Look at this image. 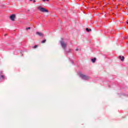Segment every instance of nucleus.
Here are the masks:
<instances>
[{"label": "nucleus", "instance_id": "4468645a", "mask_svg": "<svg viewBox=\"0 0 128 128\" xmlns=\"http://www.w3.org/2000/svg\"><path fill=\"white\" fill-rule=\"evenodd\" d=\"M32 2H33L34 3V2H36V0H33Z\"/></svg>", "mask_w": 128, "mask_h": 128}, {"label": "nucleus", "instance_id": "6ab92c4d", "mask_svg": "<svg viewBox=\"0 0 128 128\" xmlns=\"http://www.w3.org/2000/svg\"><path fill=\"white\" fill-rule=\"evenodd\" d=\"M33 1V0H30V2H32Z\"/></svg>", "mask_w": 128, "mask_h": 128}, {"label": "nucleus", "instance_id": "1a4fd4ad", "mask_svg": "<svg viewBox=\"0 0 128 128\" xmlns=\"http://www.w3.org/2000/svg\"><path fill=\"white\" fill-rule=\"evenodd\" d=\"M46 42V40H44L41 42V43L44 44V42Z\"/></svg>", "mask_w": 128, "mask_h": 128}, {"label": "nucleus", "instance_id": "a211bd4d", "mask_svg": "<svg viewBox=\"0 0 128 128\" xmlns=\"http://www.w3.org/2000/svg\"><path fill=\"white\" fill-rule=\"evenodd\" d=\"M46 2H50V0H46Z\"/></svg>", "mask_w": 128, "mask_h": 128}, {"label": "nucleus", "instance_id": "9b49d317", "mask_svg": "<svg viewBox=\"0 0 128 128\" xmlns=\"http://www.w3.org/2000/svg\"><path fill=\"white\" fill-rule=\"evenodd\" d=\"M38 48V45H35V46H34L33 48Z\"/></svg>", "mask_w": 128, "mask_h": 128}, {"label": "nucleus", "instance_id": "0eeeda50", "mask_svg": "<svg viewBox=\"0 0 128 128\" xmlns=\"http://www.w3.org/2000/svg\"><path fill=\"white\" fill-rule=\"evenodd\" d=\"M92 62L94 63L96 62V58H94L91 60Z\"/></svg>", "mask_w": 128, "mask_h": 128}, {"label": "nucleus", "instance_id": "2eb2a0df", "mask_svg": "<svg viewBox=\"0 0 128 128\" xmlns=\"http://www.w3.org/2000/svg\"><path fill=\"white\" fill-rule=\"evenodd\" d=\"M76 52H78V48H76Z\"/></svg>", "mask_w": 128, "mask_h": 128}, {"label": "nucleus", "instance_id": "f257e3e1", "mask_svg": "<svg viewBox=\"0 0 128 128\" xmlns=\"http://www.w3.org/2000/svg\"><path fill=\"white\" fill-rule=\"evenodd\" d=\"M78 74L82 80H90V76L82 74V72H79Z\"/></svg>", "mask_w": 128, "mask_h": 128}, {"label": "nucleus", "instance_id": "423d86ee", "mask_svg": "<svg viewBox=\"0 0 128 128\" xmlns=\"http://www.w3.org/2000/svg\"><path fill=\"white\" fill-rule=\"evenodd\" d=\"M36 34H38V36H44V34L42 32H36Z\"/></svg>", "mask_w": 128, "mask_h": 128}, {"label": "nucleus", "instance_id": "f8f14e48", "mask_svg": "<svg viewBox=\"0 0 128 128\" xmlns=\"http://www.w3.org/2000/svg\"><path fill=\"white\" fill-rule=\"evenodd\" d=\"M30 27H29V28H26V30H30Z\"/></svg>", "mask_w": 128, "mask_h": 128}, {"label": "nucleus", "instance_id": "412c9836", "mask_svg": "<svg viewBox=\"0 0 128 128\" xmlns=\"http://www.w3.org/2000/svg\"><path fill=\"white\" fill-rule=\"evenodd\" d=\"M127 24H128V22H127Z\"/></svg>", "mask_w": 128, "mask_h": 128}, {"label": "nucleus", "instance_id": "f03ea898", "mask_svg": "<svg viewBox=\"0 0 128 128\" xmlns=\"http://www.w3.org/2000/svg\"><path fill=\"white\" fill-rule=\"evenodd\" d=\"M38 10L42 12H48V10L46 9V8H42L40 6L38 7Z\"/></svg>", "mask_w": 128, "mask_h": 128}, {"label": "nucleus", "instance_id": "20e7f679", "mask_svg": "<svg viewBox=\"0 0 128 128\" xmlns=\"http://www.w3.org/2000/svg\"><path fill=\"white\" fill-rule=\"evenodd\" d=\"M14 18H16V14H13L10 16V20L12 22H14Z\"/></svg>", "mask_w": 128, "mask_h": 128}, {"label": "nucleus", "instance_id": "ddd939ff", "mask_svg": "<svg viewBox=\"0 0 128 128\" xmlns=\"http://www.w3.org/2000/svg\"><path fill=\"white\" fill-rule=\"evenodd\" d=\"M0 74H2V71L0 72Z\"/></svg>", "mask_w": 128, "mask_h": 128}, {"label": "nucleus", "instance_id": "6e6552de", "mask_svg": "<svg viewBox=\"0 0 128 128\" xmlns=\"http://www.w3.org/2000/svg\"><path fill=\"white\" fill-rule=\"evenodd\" d=\"M86 31L88 32H92V29H88V28H86Z\"/></svg>", "mask_w": 128, "mask_h": 128}, {"label": "nucleus", "instance_id": "f3484780", "mask_svg": "<svg viewBox=\"0 0 128 128\" xmlns=\"http://www.w3.org/2000/svg\"><path fill=\"white\" fill-rule=\"evenodd\" d=\"M46 0H42L43 2H46Z\"/></svg>", "mask_w": 128, "mask_h": 128}, {"label": "nucleus", "instance_id": "aec40b11", "mask_svg": "<svg viewBox=\"0 0 128 128\" xmlns=\"http://www.w3.org/2000/svg\"><path fill=\"white\" fill-rule=\"evenodd\" d=\"M28 12H30V10H28Z\"/></svg>", "mask_w": 128, "mask_h": 128}, {"label": "nucleus", "instance_id": "39448f33", "mask_svg": "<svg viewBox=\"0 0 128 128\" xmlns=\"http://www.w3.org/2000/svg\"><path fill=\"white\" fill-rule=\"evenodd\" d=\"M119 58H120V60L122 62H124V56H122V57L120 56H119Z\"/></svg>", "mask_w": 128, "mask_h": 128}, {"label": "nucleus", "instance_id": "dca6fc26", "mask_svg": "<svg viewBox=\"0 0 128 128\" xmlns=\"http://www.w3.org/2000/svg\"><path fill=\"white\" fill-rule=\"evenodd\" d=\"M8 36V34H4V36Z\"/></svg>", "mask_w": 128, "mask_h": 128}, {"label": "nucleus", "instance_id": "7ed1b4c3", "mask_svg": "<svg viewBox=\"0 0 128 128\" xmlns=\"http://www.w3.org/2000/svg\"><path fill=\"white\" fill-rule=\"evenodd\" d=\"M60 44L62 48H64V50H66V43H65L64 42V40H61L60 41Z\"/></svg>", "mask_w": 128, "mask_h": 128}, {"label": "nucleus", "instance_id": "9d476101", "mask_svg": "<svg viewBox=\"0 0 128 128\" xmlns=\"http://www.w3.org/2000/svg\"><path fill=\"white\" fill-rule=\"evenodd\" d=\"M1 78H3V80H4V75H2V76H1Z\"/></svg>", "mask_w": 128, "mask_h": 128}]
</instances>
